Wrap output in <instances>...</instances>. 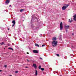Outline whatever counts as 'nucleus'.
<instances>
[{
	"label": "nucleus",
	"instance_id": "1",
	"mask_svg": "<svg viewBox=\"0 0 76 76\" xmlns=\"http://www.w3.org/2000/svg\"><path fill=\"white\" fill-rule=\"evenodd\" d=\"M52 43V46L55 47V46H56L57 45V42L56 41H53Z\"/></svg>",
	"mask_w": 76,
	"mask_h": 76
},
{
	"label": "nucleus",
	"instance_id": "2",
	"mask_svg": "<svg viewBox=\"0 0 76 76\" xmlns=\"http://www.w3.org/2000/svg\"><path fill=\"white\" fill-rule=\"evenodd\" d=\"M69 6V5H65L62 8V9L63 10H66V9L67 7Z\"/></svg>",
	"mask_w": 76,
	"mask_h": 76
},
{
	"label": "nucleus",
	"instance_id": "3",
	"mask_svg": "<svg viewBox=\"0 0 76 76\" xmlns=\"http://www.w3.org/2000/svg\"><path fill=\"white\" fill-rule=\"evenodd\" d=\"M63 23L61 22L60 24V30L61 31V30L63 29Z\"/></svg>",
	"mask_w": 76,
	"mask_h": 76
},
{
	"label": "nucleus",
	"instance_id": "4",
	"mask_svg": "<svg viewBox=\"0 0 76 76\" xmlns=\"http://www.w3.org/2000/svg\"><path fill=\"white\" fill-rule=\"evenodd\" d=\"M33 52L34 53H35L36 54L38 53V51L37 50H34L33 51Z\"/></svg>",
	"mask_w": 76,
	"mask_h": 76
},
{
	"label": "nucleus",
	"instance_id": "5",
	"mask_svg": "<svg viewBox=\"0 0 76 76\" xmlns=\"http://www.w3.org/2000/svg\"><path fill=\"white\" fill-rule=\"evenodd\" d=\"M9 3H10V0H7L5 1V3L7 4H8Z\"/></svg>",
	"mask_w": 76,
	"mask_h": 76
},
{
	"label": "nucleus",
	"instance_id": "6",
	"mask_svg": "<svg viewBox=\"0 0 76 76\" xmlns=\"http://www.w3.org/2000/svg\"><path fill=\"white\" fill-rule=\"evenodd\" d=\"M73 19L75 21H76V14H75V15H74L73 16Z\"/></svg>",
	"mask_w": 76,
	"mask_h": 76
},
{
	"label": "nucleus",
	"instance_id": "7",
	"mask_svg": "<svg viewBox=\"0 0 76 76\" xmlns=\"http://www.w3.org/2000/svg\"><path fill=\"white\" fill-rule=\"evenodd\" d=\"M32 29H34V30L37 29V27H35V26H34V25H33L32 26Z\"/></svg>",
	"mask_w": 76,
	"mask_h": 76
},
{
	"label": "nucleus",
	"instance_id": "8",
	"mask_svg": "<svg viewBox=\"0 0 76 76\" xmlns=\"http://www.w3.org/2000/svg\"><path fill=\"white\" fill-rule=\"evenodd\" d=\"M64 27H65V29H69V27H70V26H68V25L65 26Z\"/></svg>",
	"mask_w": 76,
	"mask_h": 76
},
{
	"label": "nucleus",
	"instance_id": "9",
	"mask_svg": "<svg viewBox=\"0 0 76 76\" xmlns=\"http://www.w3.org/2000/svg\"><path fill=\"white\" fill-rule=\"evenodd\" d=\"M33 66L34 67V68H35V69H37V65H36V64H33Z\"/></svg>",
	"mask_w": 76,
	"mask_h": 76
},
{
	"label": "nucleus",
	"instance_id": "10",
	"mask_svg": "<svg viewBox=\"0 0 76 76\" xmlns=\"http://www.w3.org/2000/svg\"><path fill=\"white\" fill-rule=\"evenodd\" d=\"M57 39V38L56 37H54L53 38L52 40L54 41V40H56Z\"/></svg>",
	"mask_w": 76,
	"mask_h": 76
},
{
	"label": "nucleus",
	"instance_id": "11",
	"mask_svg": "<svg viewBox=\"0 0 76 76\" xmlns=\"http://www.w3.org/2000/svg\"><path fill=\"white\" fill-rule=\"evenodd\" d=\"M35 76H37V75H38V72L37 70H35Z\"/></svg>",
	"mask_w": 76,
	"mask_h": 76
},
{
	"label": "nucleus",
	"instance_id": "12",
	"mask_svg": "<svg viewBox=\"0 0 76 76\" xmlns=\"http://www.w3.org/2000/svg\"><path fill=\"white\" fill-rule=\"evenodd\" d=\"M69 22H70V23H72V22H73V20H71L70 19H69Z\"/></svg>",
	"mask_w": 76,
	"mask_h": 76
},
{
	"label": "nucleus",
	"instance_id": "13",
	"mask_svg": "<svg viewBox=\"0 0 76 76\" xmlns=\"http://www.w3.org/2000/svg\"><path fill=\"white\" fill-rule=\"evenodd\" d=\"M35 46H36V47H39V45L37 44H35Z\"/></svg>",
	"mask_w": 76,
	"mask_h": 76
},
{
	"label": "nucleus",
	"instance_id": "14",
	"mask_svg": "<svg viewBox=\"0 0 76 76\" xmlns=\"http://www.w3.org/2000/svg\"><path fill=\"white\" fill-rule=\"evenodd\" d=\"M12 23L13 24H15V23H16V22H15V20H14L13 21Z\"/></svg>",
	"mask_w": 76,
	"mask_h": 76
},
{
	"label": "nucleus",
	"instance_id": "15",
	"mask_svg": "<svg viewBox=\"0 0 76 76\" xmlns=\"http://www.w3.org/2000/svg\"><path fill=\"white\" fill-rule=\"evenodd\" d=\"M40 69L42 71H43V70H44V68H41Z\"/></svg>",
	"mask_w": 76,
	"mask_h": 76
},
{
	"label": "nucleus",
	"instance_id": "16",
	"mask_svg": "<svg viewBox=\"0 0 76 76\" xmlns=\"http://www.w3.org/2000/svg\"><path fill=\"white\" fill-rule=\"evenodd\" d=\"M24 10H23V9L20 10V12H22V11H23Z\"/></svg>",
	"mask_w": 76,
	"mask_h": 76
},
{
	"label": "nucleus",
	"instance_id": "17",
	"mask_svg": "<svg viewBox=\"0 0 76 76\" xmlns=\"http://www.w3.org/2000/svg\"><path fill=\"white\" fill-rule=\"evenodd\" d=\"M8 49L9 50L11 49V50H13V49H12V48H8Z\"/></svg>",
	"mask_w": 76,
	"mask_h": 76
},
{
	"label": "nucleus",
	"instance_id": "18",
	"mask_svg": "<svg viewBox=\"0 0 76 76\" xmlns=\"http://www.w3.org/2000/svg\"><path fill=\"white\" fill-rule=\"evenodd\" d=\"M41 66H40L39 67V69H41Z\"/></svg>",
	"mask_w": 76,
	"mask_h": 76
},
{
	"label": "nucleus",
	"instance_id": "19",
	"mask_svg": "<svg viewBox=\"0 0 76 76\" xmlns=\"http://www.w3.org/2000/svg\"><path fill=\"white\" fill-rule=\"evenodd\" d=\"M7 65H4V67H5V68H6L7 67Z\"/></svg>",
	"mask_w": 76,
	"mask_h": 76
},
{
	"label": "nucleus",
	"instance_id": "20",
	"mask_svg": "<svg viewBox=\"0 0 76 76\" xmlns=\"http://www.w3.org/2000/svg\"><path fill=\"white\" fill-rule=\"evenodd\" d=\"M56 56H57L58 57H59V56H60L59 55V54H56Z\"/></svg>",
	"mask_w": 76,
	"mask_h": 76
},
{
	"label": "nucleus",
	"instance_id": "21",
	"mask_svg": "<svg viewBox=\"0 0 76 76\" xmlns=\"http://www.w3.org/2000/svg\"><path fill=\"white\" fill-rule=\"evenodd\" d=\"M45 46V45H43L42 46V47H44Z\"/></svg>",
	"mask_w": 76,
	"mask_h": 76
},
{
	"label": "nucleus",
	"instance_id": "22",
	"mask_svg": "<svg viewBox=\"0 0 76 76\" xmlns=\"http://www.w3.org/2000/svg\"><path fill=\"white\" fill-rule=\"evenodd\" d=\"M15 24H13L12 25V27H13V26H15Z\"/></svg>",
	"mask_w": 76,
	"mask_h": 76
},
{
	"label": "nucleus",
	"instance_id": "23",
	"mask_svg": "<svg viewBox=\"0 0 76 76\" xmlns=\"http://www.w3.org/2000/svg\"><path fill=\"white\" fill-rule=\"evenodd\" d=\"M40 59H41V60H42V58H41V57H40L39 58Z\"/></svg>",
	"mask_w": 76,
	"mask_h": 76
},
{
	"label": "nucleus",
	"instance_id": "24",
	"mask_svg": "<svg viewBox=\"0 0 76 76\" xmlns=\"http://www.w3.org/2000/svg\"><path fill=\"white\" fill-rule=\"evenodd\" d=\"M15 73H18V71H16L15 72Z\"/></svg>",
	"mask_w": 76,
	"mask_h": 76
},
{
	"label": "nucleus",
	"instance_id": "25",
	"mask_svg": "<svg viewBox=\"0 0 76 76\" xmlns=\"http://www.w3.org/2000/svg\"><path fill=\"white\" fill-rule=\"evenodd\" d=\"M59 39L60 40H61V38L60 37V38H59Z\"/></svg>",
	"mask_w": 76,
	"mask_h": 76
},
{
	"label": "nucleus",
	"instance_id": "26",
	"mask_svg": "<svg viewBox=\"0 0 76 76\" xmlns=\"http://www.w3.org/2000/svg\"><path fill=\"white\" fill-rule=\"evenodd\" d=\"M2 44H4V42H2Z\"/></svg>",
	"mask_w": 76,
	"mask_h": 76
},
{
	"label": "nucleus",
	"instance_id": "27",
	"mask_svg": "<svg viewBox=\"0 0 76 76\" xmlns=\"http://www.w3.org/2000/svg\"><path fill=\"white\" fill-rule=\"evenodd\" d=\"M26 68H28V67L26 66Z\"/></svg>",
	"mask_w": 76,
	"mask_h": 76
},
{
	"label": "nucleus",
	"instance_id": "28",
	"mask_svg": "<svg viewBox=\"0 0 76 76\" xmlns=\"http://www.w3.org/2000/svg\"><path fill=\"white\" fill-rule=\"evenodd\" d=\"M66 32H67V30H66Z\"/></svg>",
	"mask_w": 76,
	"mask_h": 76
},
{
	"label": "nucleus",
	"instance_id": "29",
	"mask_svg": "<svg viewBox=\"0 0 76 76\" xmlns=\"http://www.w3.org/2000/svg\"><path fill=\"white\" fill-rule=\"evenodd\" d=\"M0 44H1V45H3V44L2 43H0Z\"/></svg>",
	"mask_w": 76,
	"mask_h": 76
},
{
	"label": "nucleus",
	"instance_id": "30",
	"mask_svg": "<svg viewBox=\"0 0 76 76\" xmlns=\"http://www.w3.org/2000/svg\"><path fill=\"white\" fill-rule=\"evenodd\" d=\"M11 5H10L9 6V7H11Z\"/></svg>",
	"mask_w": 76,
	"mask_h": 76
},
{
	"label": "nucleus",
	"instance_id": "31",
	"mask_svg": "<svg viewBox=\"0 0 76 76\" xmlns=\"http://www.w3.org/2000/svg\"><path fill=\"white\" fill-rule=\"evenodd\" d=\"M61 36H62V35H60V37H61Z\"/></svg>",
	"mask_w": 76,
	"mask_h": 76
},
{
	"label": "nucleus",
	"instance_id": "32",
	"mask_svg": "<svg viewBox=\"0 0 76 76\" xmlns=\"http://www.w3.org/2000/svg\"><path fill=\"white\" fill-rule=\"evenodd\" d=\"M27 54H29V53L27 52Z\"/></svg>",
	"mask_w": 76,
	"mask_h": 76
},
{
	"label": "nucleus",
	"instance_id": "33",
	"mask_svg": "<svg viewBox=\"0 0 76 76\" xmlns=\"http://www.w3.org/2000/svg\"><path fill=\"white\" fill-rule=\"evenodd\" d=\"M1 71H2V70H0V72H1Z\"/></svg>",
	"mask_w": 76,
	"mask_h": 76
},
{
	"label": "nucleus",
	"instance_id": "34",
	"mask_svg": "<svg viewBox=\"0 0 76 76\" xmlns=\"http://www.w3.org/2000/svg\"><path fill=\"white\" fill-rule=\"evenodd\" d=\"M8 46H10V45H8Z\"/></svg>",
	"mask_w": 76,
	"mask_h": 76
},
{
	"label": "nucleus",
	"instance_id": "35",
	"mask_svg": "<svg viewBox=\"0 0 76 76\" xmlns=\"http://www.w3.org/2000/svg\"><path fill=\"white\" fill-rule=\"evenodd\" d=\"M27 61H29V60H28V59Z\"/></svg>",
	"mask_w": 76,
	"mask_h": 76
},
{
	"label": "nucleus",
	"instance_id": "36",
	"mask_svg": "<svg viewBox=\"0 0 76 76\" xmlns=\"http://www.w3.org/2000/svg\"><path fill=\"white\" fill-rule=\"evenodd\" d=\"M8 30H9V28L8 29Z\"/></svg>",
	"mask_w": 76,
	"mask_h": 76
},
{
	"label": "nucleus",
	"instance_id": "37",
	"mask_svg": "<svg viewBox=\"0 0 76 76\" xmlns=\"http://www.w3.org/2000/svg\"><path fill=\"white\" fill-rule=\"evenodd\" d=\"M72 35H73V34H72Z\"/></svg>",
	"mask_w": 76,
	"mask_h": 76
}]
</instances>
